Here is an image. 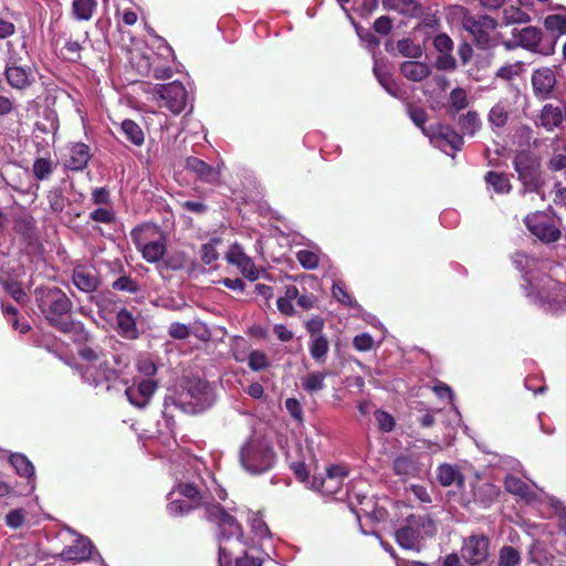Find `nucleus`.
I'll use <instances>...</instances> for the list:
<instances>
[{"label":"nucleus","instance_id":"obj_1","mask_svg":"<svg viewBox=\"0 0 566 566\" xmlns=\"http://www.w3.org/2000/svg\"><path fill=\"white\" fill-rule=\"evenodd\" d=\"M78 356L85 361L78 367L84 382L97 392H106L118 381L127 363L120 355L112 354L99 345H85L78 349Z\"/></svg>","mask_w":566,"mask_h":566},{"label":"nucleus","instance_id":"obj_2","mask_svg":"<svg viewBox=\"0 0 566 566\" xmlns=\"http://www.w3.org/2000/svg\"><path fill=\"white\" fill-rule=\"evenodd\" d=\"M35 302L49 324L63 333L72 329V324L63 317L73 310V302L59 287L39 286L34 290Z\"/></svg>","mask_w":566,"mask_h":566},{"label":"nucleus","instance_id":"obj_3","mask_svg":"<svg viewBox=\"0 0 566 566\" xmlns=\"http://www.w3.org/2000/svg\"><path fill=\"white\" fill-rule=\"evenodd\" d=\"M436 525L427 515H410L405 524L396 530L397 544L403 549H419L421 542L436 534Z\"/></svg>","mask_w":566,"mask_h":566},{"label":"nucleus","instance_id":"obj_4","mask_svg":"<svg viewBox=\"0 0 566 566\" xmlns=\"http://www.w3.org/2000/svg\"><path fill=\"white\" fill-rule=\"evenodd\" d=\"M275 452L263 439H251L241 449L240 461L251 474H261L270 470L275 462Z\"/></svg>","mask_w":566,"mask_h":566},{"label":"nucleus","instance_id":"obj_5","mask_svg":"<svg viewBox=\"0 0 566 566\" xmlns=\"http://www.w3.org/2000/svg\"><path fill=\"white\" fill-rule=\"evenodd\" d=\"M143 258L150 263L159 261L166 252V240L156 226H144L132 233Z\"/></svg>","mask_w":566,"mask_h":566},{"label":"nucleus","instance_id":"obj_6","mask_svg":"<svg viewBox=\"0 0 566 566\" xmlns=\"http://www.w3.org/2000/svg\"><path fill=\"white\" fill-rule=\"evenodd\" d=\"M514 169L518 174V179L524 185V192H539L542 187L539 163L530 151H520L513 161Z\"/></svg>","mask_w":566,"mask_h":566},{"label":"nucleus","instance_id":"obj_7","mask_svg":"<svg viewBox=\"0 0 566 566\" xmlns=\"http://www.w3.org/2000/svg\"><path fill=\"white\" fill-rule=\"evenodd\" d=\"M462 27L474 39V42L480 49H489L492 45L491 34L496 29V21L483 14H469L465 13L461 20Z\"/></svg>","mask_w":566,"mask_h":566},{"label":"nucleus","instance_id":"obj_8","mask_svg":"<svg viewBox=\"0 0 566 566\" xmlns=\"http://www.w3.org/2000/svg\"><path fill=\"white\" fill-rule=\"evenodd\" d=\"M207 520L216 523L221 532L222 537H235L243 545L249 546L250 543L244 538L242 526L230 515L220 504H211L205 511Z\"/></svg>","mask_w":566,"mask_h":566},{"label":"nucleus","instance_id":"obj_9","mask_svg":"<svg viewBox=\"0 0 566 566\" xmlns=\"http://www.w3.org/2000/svg\"><path fill=\"white\" fill-rule=\"evenodd\" d=\"M24 61V56L17 53H10L7 61L4 75L13 88L24 90L34 81L32 69Z\"/></svg>","mask_w":566,"mask_h":566},{"label":"nucleus","instance_id":"obj_10","mask_svg":"<svg viewBox=\"0 0 566 566\" xmlns=\"http://www.w3.org/2000/svg\"><path fill=\"white\" fill-rule=\"evenodd\" d=\"M423 135L427 136L434 147L448 153V148L458 151L463 146V137L452 128L436 124L423 128Z\"/></svg>","mask_w":566,"mask_h":566},{"label":"nucleus","instance_id":"obj_11","mask_svg":"<svg viewBox=\"0 0 566 566\" xmlns=\"http://www.w3.org/2000/svg\"><path fill=\"white\" fill-rule=\"evenodd\" d=\"M526 228L541 241L551 243L560 238V231L554 221L543 212L528 214L524 219Z\"/></svg>","mask_w":566,"mask_h":566},{"label":"nucleus","instance_id":"obj_12","mask_svg":"<svg viewBox=\"0 0 566 566\" xmlns=\"http://www.w3.org/2000/svg\"><path fill=\"white\" fill-rule=\"evenodd\" d=\"M157 92L164 101V106L174 114H180L188 104V94L185 86L177 81L158 85Z\"/></svg>","mask_w":566,"mask_h":566},{"label":"nucleus","instance_id":"obj_13","mask_svg":"<svg viewBox=\"0 0 566 566\" xmlns=\"http://www.w3.org/2000/svg\"><path fill=\"white\" fill-rule=\"evenodd\" d=\"M348 475L346 468L334 465L326 470L324 476H314L312 486L325 495H334L340 491L344 479Z\"/></svg>","mask_w":566,"mask_h":566},{"label":"nucleus","instance_id":"obj_14","mask_svg":"<svg viewBox=\"0 0 566 566\" xmlns=\"http://www.w3.org/2000/svg\"><path fill=\"white\" fill-rule=\"evenodd\" d=\"M490 541L483 534H474L463 541L461 555L463 559L472 565L486 560L489 556Z\"/></svg>","mask_w":566,"mask_h":566},{"label":"nucleus","instance_id":"obj_15","mask_svg":"<svg viewBox=\"0 0 566 566\" xmlns=\"http://www.w3.org/2000/svg\"><path fill=\"white\" fill-rule=\"evenodd\" d=\"M66 155L64 158V167L72 171H82L87 167L92 157L91 148L88 145L77 142L71 143L66 147Z\"/></svg>","mask_w":566,"mask_h":566},{"label":"nucleus","instance_id":"obj_16","mask_svg":"<svg viewBox=\"0 0 566 566\" xmlns=\"http://www.w3.org/2000/svg\"><path fill=\"white\" fill-rule=\"evenodd\" d=\"M226 259L228 263L235 265L249 280L255 281L259 277V271L256 270L254 262L244 253L240 244H232L226 255Z\"/></svg>","mask_w":566,"mask_h":566},{"label":"nucleus","instance_id":"obj_17","mask_svg":"<svg viewBox=\"0 0 566 566\" xmlns=\"http://www.w3.org/2000/svg\"><path fill=\"white\" fill-rule=\"evenodd\" d=\"M156 389V381L151 379H145L138 382L137 385H132L127 387L125 390V395L133 406L142 409L149 403Z\"/></svg>","mask_w":566,"mask_h":566},{"label":"nucleus","instance_id":"obj_18","mask_svg":"<svg viewBox=\"0 0 566 566\" xmlns=\"http://www.w3.org/2000/svg\"><path fill=\"white\" fill-rule=\"evenodd\" d=\"M72 281L84 293H92L101 285L97 270L91 265H77L73 270Z\"/></svg>","mask_w":566,"mask_h":566},{"label":"nucleus","instance_id":"obj_19","mask_svg":"<svg viewBox=\"0 0 566 566\" xmlns=\"http://www.w3.org/2000/svg\"><path fill=\"white\" fill-rule=\"evenodd\" d=\"M93 544L90 538L80 535L73 545H69L60 553V558L66 562H85L91 558Z\"/></svg>","mask_w":566,"mask_h":566},{"label":"nucleus","instance_id":"obj_20","mask_svg":"<svg viewBox=\"0 0 566 566\" xmlns=\"http://www.w3.org/2000/svg\"><path fill=\"white\" fill-rule=\"evenodd\" d=\"M556 83L555 74L551 69L536 70L532 76L534 93L541 98H546L551 94Z\"/></svg>","mask_w":566,"mask_h":566},{"label":"nucleus","instance_id":"obj_21","mask_svg":"<svg viewBox=\"0 0 566 566\" xmlns=\"http://www.w3.org/2000/svg\"><path fill=\"white\" fill-rule=\"evenodd\" d=\"M263 560L260 557L251 556L244 552L240 556H233L227 547H219V566H262Z\"/></svg>","mask_w":566,"mask_h":566},{"label":"nucleus","instance_id":"obj_22","mask_svg":"<svg viewBox=\"0 0 566 566\" xmlns=\"http://www.w3.org/2000/svg\"><path fill=\"white\" fill-rule=\"evenodd\" d=\"M499 493V488L489 482L476 483L472 486L473 501L482 507L491 506L497 499Z\"/></svg>","mask_w":566,"mask_h":566},{"label":"nucleus","instance_id":"obj_23","mask_svg":"<svg viewBox=\"0 0 566 566\" xmlns=\"http://www.w3.org/2000/svg\"><path fill=\"white\" fill-rule=\"evenodd\" d=\"M186 167L206 182H217L219 170L197 157H188Z\"/></svg>","mask_w":566,"mask_h":566},{"label":"nucleus","instance_id":"obj_24","mask_svg":"<svg viewBox=\"0 0 566 566\" xmlns=\"http://www.w3.org/2000/svg\"><path fill=\"white\" fill-rule=\"evenodd\" d=\"M400 72L409 81L420 82L429 76L431 69L424 62L406 61L401 63Z\"/></svg>","mask_w":566,"mask_h":566},{"label":"nucleus","instance_id":"obj_25","mask_svg":"<svg viewBox=\"0 0 566 566\" xmlns=\"http://www.w3.org/2000/svg\"><path fill=\"white\" fill-rule=\"evenodd\" d=\"M392 469L397 475H400L403 479L416 476L420 472L418 462L408 455L396 458L392 463Z\"/></svg>","mask_w":566,"mask_h":566},{"label":"nucleus","instance_id":"obj_26","mask_svg":"<svg viewBox=\"0 0 566 566\" xmlns=\"http://www.w3.org/2000/svg\"><path fill=\"white\" fill-rule=\"evenodd\" d=\"M509 102L499 101L489 112L488 120L492 128H502L509 120Z\"/></svg>","mask_w":566,"mask_h":566},{"label":"nucleus","instance_id":"obj_27","mask_svg":"<svg viewBox=\"0 0 566 566\" xmlns=\"http://www.w3.org/2000/svg\"><path fill=\"white\" fill-rule=\"evenodd\" d=\"M437 479L443 486H450L453 483L458 485L463 484V475L461 472L451 464H441L437 470Z\"/></svg>","mask_w":566,"mask_h":566},{"label":"nucleus","instance_id":"obj_28","mask_svg":"<svg viewBox=\"0 0 566 566\" xmlns=\"http://www.w3.org/2000/svg\"><path fill=\"white\" fill-rule=\"evenodd\" d=\"M562 122L563 113L559 107H555L551 104L543 107L539 115V123L544 128L553 130L555 127L559 126Z\"/></svg>","mask_w":566,"mask_h":566},{"label":"nucleus","instance_id":"obj_29","mask_svg":"<svg viewBox=\"0 0 566 566\" xmlns=\"http://www.w3.org/2000/svg\"><path fill=\"white\" fill-rule=\"evenodd\" d=\"M97 8L96 0H73L72 14L78 21H88L92 19Z\"/></svg>","mask_w":566,"mask_h":566},{"label":"nucleus","instance_id":"obj_30","mask_svg":"<svg viewBox=\"0 0 566 566\" xmlns=\"http://www.w3.org/2000/svg\"><path fill=\"white\" fill-rule=\"evenodd\" d=\"M142 62L140 67L145 69L142 72L146 76H153L156 80H168L172 76V69L170 66L155 64V61L151 62L149 56H143Z\"/></svg>","mask_w":566,"mask_h":566},{"label":"nucleus","instance_id":"obj_31","mask_svg":"<svg viewBox=\"0 0 566 566\" xmlns=\"http://www.w3.org/2000/svg\"><path fill=\"white\" fill-rule=\"evenodd\" d=\"M116 318L119 332L123 336L127 338L137 337L136 322L130 312L126 308H122L117 313Z\"/></svg>","mask_w":566,"mask_h":566},{"label":"nucleus","instance_id":"obj_32","mask_svg":"<svg viewBox=\"0 0 566 566\" xmlns=\"http://www.w3.org/2000/svg\"><path fill=\"white\" fill-rule=\"evenodd\" d=\"M459 127L464 135L474 136L482 126L479 114L475 111H469L461 115L458 120Z\"/></svg>","mask_w":566,"mask_h":566},{"label":"nucleus","instance_id":"obj_33","mask_svg":"<svg viewBox=\"0 0 566 566\" xmlns=\"http://www.w3.org/2000/svg\"><path fill=\"white\" fill-rule=\"evenodd\" d=\"M9 462L18 475L27 479L34 476V467L24 454L13 453L10 455Z\"/></svg>","mask_w":566,"mask_h":566},{"label":"nucleus","instance_id":"obj_34","mask_svg":"<svg viewBox=\"0 0 566 566\" xmlns=\"http://www.w3.org/2000/svg\"><path fill=\"white\" fill-rule=\"evenodd\" d=\"M504 486L509 493L517 495L522 499H531L532 497L533 493H532L530 486L517 476H514V475L506 476L504 480Z\"/></svg>","mask_w":566,"mask_h":566},{"label":"nucleus","instance_id":"obj_35","mask_svg":"<svg viewBox=\"0 0 566 566\" xmlns=\"http://www.w3.org/2000/svg\"><path fill=\"white\" fill-rule=\"evenodd\" d=\"M517 39L523 48L534 50L542 40V31L536 27H526L520 30Z\"/></svg>","mask_w":566,"mask_h":566},{"label":"nucleus","instance_id":"obj_36","mask_svg":"<svg viewBox=\"0 0 566 566\" xmlns=\"http://www.w3.org/2000/svg\"><path fill=\"white\" fill-rule=\"evenodd\" d=\"M122 132L125 137L136 146H142L145 140L144 132L140 126L130 119H125L122 123Z\"/></svg>","mask_w":566,"mask_h":566},{"label":"nucleus","instance_id":"obj_37","mask_svg":"<svg viewBox=\"0 0 566 566\" xmlns=\"http://www.w3.org/2000/svg\"><path fill=\"white\" fill-rule=\"evenodd\" d=\"M484 179L497 193H509L511 191L512 186L504 174L489 171Z\"/></svg>","mask_w":566,"mask_h":566},{"label":"nucleus","instance_id":"obj_38","mask_svg":"<svg viewBox=\"0 0 566 566\" xmlns=\"http://www.w3.org/2000/svg\"><path fill=\"white\" fill-rule=\"evenodd\" d=\"M469 105L468 94L465 90L457 87L449 95V113L452 115L464 109Z\"/></svg>","mask_w":566,"mask_h":566},{"label":"nucleus","instance_id":"obj_39","mask_svg":"<svg viewBox=\"0 0 566 566\" xmlns=\"http://www.w3.org/2000/svg\"><path fill=\"white\" fill-rule=\"evenodd\" d=\"M326 374L314 371L302 378V387L308 394H314L324 389Z\"/></svg>","mask_w":566,"mask_h":566},{"label":"nucleus","instance_id":"obj_40","mask_svg":"<svg viewBox=\"0 0 566 566\" xmlns=\"http://www.w3.org/2000/svg\"><path fill=\"white\" fill-rule=\"evenodd\" d=\"M397 50L402 56L409 59H419L423 53L422 48L409 38L399 40Z\"/></svg>","mask_w":566,"mask_h":566},{"label":"nucleus","instance_id":"obj_41","mask_svg":"<svg viewBox=\"0 0 566 566\" xmlns=\"http://www.w3.org/2000/svg\"><path fill=\"white\" fill-rule=\"evenodd\" d=\"M328 340L326 336L318 335L311 340L310 353L316 361H324L325 356L328 352Z\"/></svg>","mask_w":566,"mask_h":566},{"label":"nucleus","instance_id":"obj_42","mask_svg":"<svg viewBox=\"0 0 566 566\" xmlns=\"http://www.w3.org/2000/svg\"><path fill=\"white\" fill-rule=\"evenodd\" d=\"M54 170V164L50 158H38L34 160L32 171L36 180L48 179Z\"/></svg>","mask_w":566,"mask_h":566},{"label":"nucleus","instance_id":"obj_43","mask_svg":"<svg viewBox=\"0 0 566 566\" xmlns=\"http://www.w3.org/2000/svg\"><path fill=\"white\" fill-rule=\"evenodd\" d=\"M530 20V15L517 7L511 6L503 10V21L505 24L526 23Z\"/></svg>","mask_w":566,"mask_h":566},{"label":"nucleus","instance_id":"obj_44","mask_svg":"<svg viewBox=\"0 0 566 566\" xmlns=\"http://www.w3.org/2000/svg\"><path fill=\"white\" fill-rule=\"evenodd\" d=\"M219 243H221V239L213 238V239H211L210 242L201 245L200 255H201V261L205 264H211L218 260L219 253L217 252L216 245Z\"/></svg>","mask_w":566,"mask_h":566},{"label":"nucleus","instance_id":"obj_45","mask_svg":"<svg viewBox=\"0 0 566 566\" xmlns=\"http://www.w3.org/2000/svg\"><path fill=\"white\" fill-rule=\"evenodd\" d=\"M249 523L255 536L264 538L270 535V530L259 512H253L250 514Z\"/></svg>","mask_w":566,"mask_h":566},{"label":"nucleus","instance_id":"obj_46","mask_svg":"<svg viewBox=\"0 0 566 566\" xmlns=\"http://www.w3.org/2000/svg\"><path fill=\"white\" fill-rule=\"evenodd\" d=\"M248 365L253 371H261L270 366V359L263 352L252 350L248 356Z\"/></svg>","mask_w":566,"mask_h":566},{"label":"nucleus","instance_id":"obj_47","mask_svg":"<svg viewBox=\"0 0 566 566\" xmlns=\"http://www.w3.org/2000/svg\"><path fill=\"white\" fill-rule=\"evenodd\" d=\"M521 560L520 553L512 546H504L500 551L499 566H516Z\"/></svg>","mask_w":566,"mask_h":566},{"label":"nucleus","instance_id":"obj_48","mask_svg":"<svg viewBox=\"0 0 566 566\" xmlns=\"http://www.w3.org/2000/svg\"><path fill=\"white\" fill-rule=\"evenodd\" d=\"M1 284L6 292L12 296V298L23 304L27 301V294L21 287V284L15 281L1 280Z\"/></svg>","mask_w":566,"mask_h":566},{"label":"nucleus","instance_id":"obj_49","mask_svg":"<svg viewBox=\"0 0 566 566\" xmlns=\"http://www.w3.org/2000/svg\"><path fill=\"white\" fill-rule=\"evenodd\" d=\"M48 201L53 212H62L65 208L66 198L61 188H53L48 193Z\"/></svg>","mask_w":566,"mask_h":566},{"label":"nucleus","instance_id":"obj_50","mask_svg":"<svg viewBox=\"0 0 566 566\" xmlns=\"http://www.w3.org/2000/svg\"><path fill=\"white\" fill-rule=\"evenodd\" d=\"M544 25L547 30L552 32H557L558 34L566 33V17L560 14H551L545 18Z\"/></svg>","mask_w":566,"mask_h":566},{"label":"nucleus","instance_id":"obj_51","mask_svg":"<svg viewBox=\"0 0 566 566\" xmlns=\"http://www.w3.org/2000/svg\"><path fill=\"white\" fill-rule=\"evenodd\" d=\"M300 264L306 270H314L318 266L319 259L316 253L310 250H301L296 253Z\"/></svg>","mask_w":566,"mask_h":566},{"label":"nucleus","instance_id":"obj_52","mask_svg":"<svg viewBox=\"0 0 566 566\" xmlns=\"http://www.w3.org/2000/svg\"><path fill=\"white\" fill-rule=\"evenodd\" d=\"M82 44L78 41L66 40L62 49V54L65 60L77 61L81 57Z\"/></svg>","mask_w":566,"mask_h":566},{"label":"nucleus","instance_id":"obj_53","mask_svg":"<svg viewBox=\"0 0 566 566\" xmlns=\"http://www.w3.org/2000/svg\"><path fill=\"white\" fill-rule=\"evenodd\" d=\"M408 115H409L410 119L412 120V123L417 127H419L421 129V132L423 133V128H427L424 126V124L428 119L427 112L421 107L408 105Z\"/></svg>","mask_w":566,"mask_h":566},{"label":"nucleus","instance_id":"obj_54","mask_svg":"<svg viewBox=\"0 0 566 566\" xmlns=\"http://www.w3.org/2000/svg\"><path fill=\"white\" fill-rule=\"evenodd\" d=\"M374 72L381 84V86L386 90L388 94L391 96L399 98L400 97V90L398 85L395 83L394 80H391L389 76H385L380 74L377 67L374 69Z\"/></svg>","mask_w":566,"mask_h":566},{"label":"nucleus","instance_id":"obj_55","mask_svg":"<svg viewBox=\"0 0 566 566\" xmlns=\"http://www.w3.org/2000/svg\"><path fill=\"white\" fill-rule=\"evenodd\" d=\"M433 46L439 53H452L453 41L447 33H439L433 38Z\"/></svg>","mask_w":566,"mask_h":566},{"label":"nucleus","instance_id":"obj_56","mask_svg":"<svg viewBox=\"0 0 566 566\" xmlns=\"http://www.w3.org/2000/svg\"><path fill=\"white\" fill-rule=\"evenodd\" d=\"M113 289L117 291L135 293L138 291L139 286L138 283L134 281L132 277L122 275L114 281Z\"/></svg>","mask_w":566,"mask_h":566},{"label":"nucleus","instance_id":"obj_57","mask_svg":"<svg viewBox=\"0 0 566 566\" xmlns=\"http://www.w3.org/2000/svg\"><path fill=\"white\" fill-rule=\"evenodd\" d=\"M399 12L408 17H419L422 14V7L416 0H400Z\"/></svg>","mask_w":566,"mask_h":566},{"label":"nucleus","instance_id":"obj_58","mask_svg":"<svg viewBox=\"0 0 566 566\" xmlns=\"http://www.w3.org/2000/svg\"><path fill=\"white\" fill-rule=\"evenodd\" d=\"M375 418L379 429L385 432H390L396 424L394 417L384 410H377L375 412Z\"/></svg>","mask_w":566,"mask_h":566},{"label":"nucleus","instance_id":"obj_59","mask_svg":"<svg viewBox=\"0 0 566 566\" xmlns=\"http://www.w3.org/2000/svg\"><path fill=\"white\" fill-rule=\"evenodd\" d=\"M333 296L342 304L355 307L357 304L352 296L345 291L340 283H334L332 289Z\"/></svg>","mask_w":566,"mask_h":566},{"label":"nucleus","instance_id":"obj_60","mask_svg":"<svg viewBox=\"0 0 566 566\" xmlns=\"http://www.w3.org/2000/svg\"><path fill=\"white\" fill-rule=\"evenodd\" d=\"M192 506L184 500H174L167 505V511L171 516H178L189 513Z\"/></svg>","mask_w":566,"mask_h":566},{"label":"nucleus","instance_id":"obj_61","mask_svg":"<svg viewBox=\"0 0 566 566\" xmlns=\"http://www.w3.org/2000/svg\"><path fill=\"white\" fill-rule=\"evenodd\" d=\"M353 345L359 352H367L373 348L374 338L368 333H361L354 337Z\"/></svg>","mask_w":566,"mask_h":566},{"label":"nucleus","instance_id":"obj_62","mask_svg":"<svg viewBox=\"0 0 566 566\" xmlns=\"http://www.w3.org/2000/svg\"><path fill=\"white\" fill-rule=\"evenodd\" d=\"M436 66L442 71H453L457 67V61L452 53H440L436 60Z\"/></svg>","mask_w":566,"mask_h":566},{"label":"nucleus","instance_id":"obj_63","mask_svg":"<svg viewBox=\"0 0 566 566\" xmlns=\"http://www.w3.org/2000/svg\"><path fill=\"white\" fill-rule=\"evenodd\" d=\"M168 334L174 339H186L190 335V329L186 324L175 322L169 326Z\"/></svg>","mask_w":566,"mask_h":566},{"label":"nucleus","instance_id":"obj_64","mask_svg":"<svg viewBox=\"0 0 566 566\" xmlns=\"http://www.w3.org/2000/svg\"><path fill=\"white\" fill-rule=\"evenodd\" d=\"M25 520L24 511L21 509L12 510L6 515V523L11 528L20 527Z\"/></svg>","mask_w":566,"mask_h":566}]
</instances>
